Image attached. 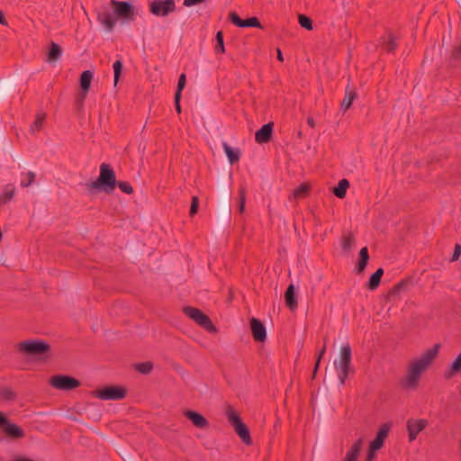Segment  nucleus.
Returning <instances> with one entry per match:
<instances>
[{"mask_svg":"<svg viewBox=\"0 0 461 461\" xmlns=\"http://www.w3.org/2000/svg\"><path fill=\"white\" fill-rule=\"evenodd\" d=\"M185 74H181L179 78H178L177 89H176V92L175 94V99L177 102H180L181 93H182L183 89L185 88Z\"/></svg>","mask_w":461,"mask_h":461,"instance_id":"nucleus-34","label":"nucleus"},{"mask_svg":"<svg viewBox=\"0 0 461 461\" xmlns=\"http://www.w3.org/2000/svg\"><path fill=\"white\" fill-rule=\"evenodd\" d=\"M128 390L121 385H108L95 391V396L101 400H122L126 397Z\"/></svg>","mask_w":461,"mask_h":461,"instance_id":"nucleus-7","label":"nucleus"},{"mask_svg":"<svg viewBox=\"0 0 461 461\" xmlns=\"http://www.w3.org/2000/svg\"><path fill=\"white\" fill-rule=\"evenodd\" d=\"M250 329L252 337L257 342H264L267 339V331L264 324L258 319L252 318L250 320Z\"/></svg>","mask_w":461,"mask_h":461,"instance_id":"nucleus-16","label":"nucleus"},{"mask_svg":"<svg viewBox=\"0 0 461 461\" xmlns=\"http://www.w3.org/2000/svg\"><path fill=\"white\" fill-rule=\"evenodd\" d=\"M113 73H114V77H113V86H116L118 82H119V78L121 77V73H122V63L121 60H116L113 65Z\"/></svg>","mask_w":461,"mask_h":461,"instance_id":"nucleus-33","label":"nucleus"},{"mask_svg":"<svg viewBox=\"0 0 461 461\" xmlns=\"http://www.w3.org/2000/svg\"><path fill=\"white\" fill-rule=\"evenodd\" d=\"M153 364L149 361L141 362L135 365V369L140 374L147 375L152 371Z\"/></svg>","mask_w":461,"mask_h":461,"instance_id":"nucleus-32","label":"nucleus"},{"mask_svg":"<svg viewBox=\"0 0 461 461\" xmlns=\"http://www.w3.org/2000/svg\"><path fill=\"white\" fill-rule=\"evenodd\" d=\"M387 41V45H386V47H385V48H386V50H387L388 51L393 50L395 48V46H396V43H395L394 39L393 38V36H392V35H388V36L384 39V41Z\"/></svg>","mask_w":461,"mask_h":461,"instance_id":"nucleus-47","label":"nucleus"},{"mask_svg":"<svg viewBox=\"0 0 461 461\" xmlns=\"http://www.w3.org/2000/svg\"><path fill=\"white\" fill-rule=\"evenodd\" d=\"M230 196H231V192L228 188L223 190V192H222V203H223V206H224L225 212H229V213L230 212V209L229 207V201H230Z\"/></svg>","mask_w":461,"mask_h":461,"instance_id":"nucleus-41","label":"nucleus"},{"mask_svg":"<svg viewBox=\"0 0 461 461\" xmlns=\"http://www.w3.org/2000/svg\"><path fill=\"white\" fill-rule=\"evenodd\" d=\"M383 275L384 269L382 267L376 269V271L374 274H372L371 276L369 277V280L366 283V288L371 291L375 290L381 283Z\"/></svg>","mask_w":461,"mask_h":461,"instance_id":"nucleus-23","label":"nucleus"},{"mask_svg":"<svg viewBox=\"0 0 461 461\" xmlns=\"http://www.w3.org/2000/svg\"><path fill=\"white\" fill-rule=\"evenodd\" d=\"M349 187V182L348 180L343 178L341 179L338 185L333 188V194L338 198H344L347 194V189Z\"/></svg>","mask_w":461,"mask_h":461,"instance_id":"nucleus-26","label":"nucleus"},{"mask_svg":"<svg viewBox=\"0 0 461 461\" xmlns=\"http://www.w3.org/2000/svg\"><path fill=\"white\" fill-rule=\"evenodd\" d=\"M175 103H176V112H177L178 113H181L180 104H179V102H177L176 99H175Z\"/></svg>","mask_w":461,"mask_h":461,"instance_id":"nucleus-51","label":"nucleus"},{"mask_svg":"<svg viewBox=\"0 0 461 461\" xmlns=\"http://www.w3.org/2000/svg\"><path fill=\"white\" fill-rule=\"evenodd\" d=\"M298 136L301 137L302 136V132L301 131H298Z\"/></svg>","mask_w":461,"mask_h":461,"instance_id":"nucleus-54","label":"nucleus"},{"mask_svg":"<svg viewBox=\"0 0 461 461\" xmlns=\"http://www.w3.org/2000/svg\"><path fill=\"white\" fill-rule=\"evenodd\" d=\"M362 446V438H357L350 447V448L347 451L346 456L342 459V461H357Z\"/></svg>","mask_w":461,"mask_h":461,"instance_id":"nucleus-20","label":"nucleus"},{"mask_svg":"<svg viewBox=\"0 0 461 461\" xmlns=\"http://www.w3.org/2000/svg\"><path fill=\"white\" fill-rule=\"evenodd\" d=\"M307 123H308V125H309L311 128H314V126H315V122H314L313 117H308V119H307Z\"/></svg>","mask_w":461,"mask_h":461,"instance_id":"nucleus-50","label":"nucleus"},{"mask_svg":"<svg viewBox=\"0 0 461 461\" xmlns=\"http://www.w3.org/2000/svg\"><path fill=\"white\" fill-rule=\"evenodd\" d=\"M408 285H409V280H407V279L402 280L392 288V290L390 291V294H398L402 291H405L408 287Z\"/></svg>","mask_w":461,"mask_h":461,"instance_id":"nucleus-36","label":"nucleus"},{"mask_svg":"<svg viewBox=\"0 0 461 461\" xmlns=\"http://www.w3.org/2000/svg\"><path fill=\"white\" fill-rule=\"evenodd\" d=\"M355 241H356L355 236L353 235L352 232H348V234H343L342 240H341L342 249L347 252L350 251L352 247L355 244Z\"/></svg>","mask_w":461,"mask_h":461,"instance_id":"nucleus-29","label":"nucleus"},{"mask_svg":"<svg viewBox=\"0 0 461 461\" xmlns=\"http://www.w3.org/2000/svg\"><path fill=\"white\" fill-rule=\"evenodd\" d=\"M115 5L114 14L116 17H122L127 22L133 20L134 9L131 5L126 2H113Z\"/></svg>","mask_w":461,"mask_h":461,"instance_id":"nucleus-13","label":"nucleus"},{"mask_svg":"<svg viewBox=\"0 0 461 461\" xmlns=\"http://www.w3.org/2000/svg\"><path fill=\"white\" fill-rule=\"evenodd\" d=\"M226 416L229 422L232 425L235 432L240 438L242 442L247 445H252V438L248 426L242 421L240 414L230 406L226 410Z\"/></svg>","mask_w":461,"mask_h":461,"instance_id":"nucleus-3","label":"nucleus"},{"mask_svg":"<svg viewBox=\"0 0 461 461\" xmlns=\"http://www.w3.org/2000/svg\"><path fill=\"white\" fill-rule=\"evenodd\" d=\"M325 352H326V344L323 345L322 348L321 349V351L319 353V356L317 357V360H316V363H315V366H314L313 375L316 374V372H317V370L319 368V366H320L321 359L322 358V357L325 354Z\"/></svg>","mask_w":461,"mask_h":461,"instance_id":"nucleus-45","label":"nucleus"},{"mask_svg":"<svg viewBox=\"0 0 461 461\" xmlns=\"http://www.w3.org/2000/svg\"><path fill=\"white\" fill-rule=\"evenodd\" d=\"M375 451H372V447H369V450H368L367 456L366 457V461H373L375 458Z\"/></svg>","mask_w":461,"mask_h":461,"instance_id":"nucleus-49","label":"nucleus"},{"mask_svg":"<svg viewBox=\"0 0 461 461\" xmlns=\"http://www.w3.org/2000/svg\"><path fill=\"white\" fill-rule=\"evenodd\" d=\"M459 51L461 52V46H460V50H459Z\"/></svg>","mask_w":461,"mask_h":461,"instance_id":"nucleus-55","label":"nucleus"},{"mask_svg":"<svg viewBox=\"0 0 461 461\" xmlns=\"http://www.w3.org/2000/svg\"><path fill=\"white\" fill-rule=\"evenodd\" d=\"M461 372V351L451 366L444 372V378L449 380Z\"/></svg>","mask_w":461,"mask_h":461,"instance_id":"nucleus-22","label":"nucleus"},{"mask_svg":"<svg viewBox=\"0 0 461 461\" xmlns=\"http://www.w3.org/2000/svg\"><path fill=\"white\" fill-rule=\"evenodd\" d=\"M93 77H94V74L92 71L85 70L82 72V74L80 76V79H79L81 92L78 96V101L80 103H82L86 99V95L90 89V86H91Z\"/></svg>","mask_w":461,"mask_h":461,"instance_id":"nucleus-14","label":"nucleus"},{"mask_svg":"<svg viewBox=\"0 0 461 461\" xmlns=\"http://www.w3.org/2000/svg\"><path fill=\"white\" fill-rule=\"evenodd\" d=\"M461 255V245L459 243H456L455 245L454 252L452 254L451 261H456L458 260L459 257Z\"/></svg>","mask_w":461,"mask_h":461,"instance_id":"nucleus-46","label":"nucleus"},{"mask_svg":"<svg viewBox=\"0 0 461 461\" xmlns=\"http://www.w3.org/2000/svg\"><path fill=\"white\" fill-rule=\"evenodd\" d=\"M45 124V117H36L34 122L30 127V132L35 134L41 131Z\"/></svg>","mask_w":461,"mask_h":461,"instance_id":"nucleus-31","label":"nucleus"},{"mask_svg":"<svg viewBox=\"0 0 461 461\" xmlns=\"http://www.w3.org/2000/svg\"><path fill=\"white\" fill-rule=\"evenodd\" d=\"M215 51L216 53H224L225 51L223 34L221 32H218L216 34Z\"/></svg>","mask_w":461,"mask_h":461,"instance_id":"nucleus-38","label":"nucleus"},{"mask_svg":"<svg viewBox=\"0 0 461 461\" xmlns=\"http://www.w3.org/2000/svg\"><path fill=\"white\" fill-rule=\"evenodd\" d=\"M185 418L192 421V423L199 429H208L210 426L209 421L199 412L187 410L184 412Z\"/></svg>","mask_w":461,"mask_h":461,"instance_id":"nucleus-18","label":"nucleus"},{"mask_svg":"<svg viewBox=\"0 0 461 461\" xmlns=\"http://www.w3.org/2000/svg\"><path fill=\"white\" fill-rule=\"evenodd\" d=\"M50 384L58 390L69 391L79 387L81 383L72 376L57 375L50 377Z\"/></svg>","mask_w":461,"mask_h":461,"instance_id":"nucleus-8","label":"nucleus"},{"mask_svg":"<svg viewBox=\"0 0 461 461\" xmlns=\"http://www.w3.org/2000/svg\"><path fill=\"white\" fill-rule=\"evenodd\" d=\"M239 196H240L239 212L243 213V212L245 210V203H246V188L244 186H241L240 188Z\"/></svg>","mask_w":461,"mask_h":461,"instance_id":"nucleus-39","label":"nucleus"},{"mask_svg":"<svg viewBox=\"0 0 461 461\" xmlns=\"http://www.w3.org/2000/svg\"><path fill=\"white\" fill-rule=\"evenodd\" d=\"M18 350L29 356L42 355L50 351V346L43 340H23L17 345Z\"/></svg>","mask_w":461,"mask_h":461,"instance_id":"nucleus-6","label":"nucleus"},{"mask_svg":"<svg viewBox=\"0 0 461 461\" xmlns=\"http://www.w3.org/2000/svg\"><path fill=\"white\" fill-rule=\"evenodd\" d=\"M116 185L119 187V189L122 193H125L127 194H131L134 192L132 186L131 185V184L129 182L117 181Z\"/></svg>","mask_w":461,"mask_h":461,"instance_id":"nucleus-40","label":"nucleus"},{"mask_svg":"<svg viewBox=\"0 0 461 461\" xmlns=\"http://www.w3.org/2000/svg\"><path fill=\"white\" fill-rule=\"evenodd\" d=\"M299 23L303 28H304L306 30L310 31L312 29V23L311 19L303 14L299 15Z\"/></svg>","mask_w":461,"mask_h":461,"instance_id":"nucleus-42","label":"nucleus"},{"mask_svg":"<svg viewBox=\"0 0 461 461\" xmlns=\"http://www.w3.org/2000/svg\"><path fill=\"white\" fill-rule=\"evenodd\" d=\"M335 365L339 382L344 384L351 371V348L348 343L340 348L339 362Z\"/></svg>","mask_w":461,"mask_h":461,"instance_id":"nucleus-4","label":"nucleus"},{"mask_svg":"<svg viewBox=\"0 0 461 461\" xmlns=\"http://www.w3.org/2000/svg\"><path fill=\"white\" fill-rule=\"evenodd\" d=\"M428 426V420L424 419H410L407 420L406 427L409 433V441L416 439L418 434Z\"/></svg>","mask_w":461,"mask_h":461,"instance_id":"nucleus-11","label":"nucleus"},{"mask_svg":"<svg viewBox=\"0 0 461 461\" xmlns=\"http://www.w3.org/2000/svg\"><path fill=\"white\" fill-rule=\"evenodd\" d=\"M184 313L192 319L196 324L201 326L210 333H217L218 330L211 321L200 309L192 306H186L183 309Z\"/></svg>","mask_w":461,"mask_h":461,"instance_id":"nucleus-5","label":"nucleus"},{"mask_svg":"<svg viewBox=\"0 0 461 461\" xmlns=\"http://www.w3.org/2000/svg\"><path fill=\"white\" fill-rule=\"evenodd\" d=\"M0 427L5 436L12 439H20L25 437L23 429L15 423L10 422L4 412L0 411Z\"/></svg>","mask_w":461,"mask_h":461,"instance_id":"nucleus-9","label":"nucleus"},{"mask_svg":"<svg viewBox=\"0 0 461 461\" xmlns=\"http://www.w3.org/2000/svg\"><path fill=\"white\" fill-rule=\"evenodd\" d=\"M0 397L5 401H14L16 393L9 387H4L0 390Z\"/></svg>","mask_w":461,"mask_h":461,"instance_id":"nucleus-35","label":"nucleus"},{"mask_svg":"<svg viewBox=\"0 0 461 461\" xmlns=\"http://www.w3.org/2000/svg\"><path fill=\"white\" fill-rule=\"evenodd\" d=\"M26 177H27V180H22L21 182V186L22 187H28L29 185H31L34 180H35V174L32 171H29L25 174Z\"/></svg>","mask_w":461,"mask_h":461,"instance_id":"nucleus-44","label":"nucleus"},{"mask_svg":"<svg viewBox=\"0 0 461 461\" xmlns=\"http://www.w3.org/2000/svg\"><path fill=\"white\" fill-rule=\"evenodd\" d=\"M222 146H223L224 151L226 153V156L229 159L230 164L233 165L234 163L238 162L240 159V151L234 150L226 142H224Z\"/></svg>","mask_w":461,"mask_h":461,"instance_id":"nucleus-27","label":"nucleus"},{"mask_svg":"<svg viewBox=\"0 0 461 461\" xmlns=\"http://www.w3.org/2000/svg\"><path fill=\"white\" fill-rule=\"evenodd\" d=\"M309 191L310 185L306 183H303L294 190V196L295 198H303L308 194Z\"/></svg>","mask_w":461,"mask_h":461,"instance_id":"nucleus-30","label":"nucleus"},{"mask_svg":"<svg viewBox=\"0 0 461 461\" xmlns=\"http://www.w3.org/2000/svg\"><path fill=\"white\" fill-rule=\"evenodd\" d=\"M277 59L280 60V61H283V55H282V52L280 50H277Z\"/></svg>","mask_w":461,"mask_h":461,"instance_id":"nucleus-52","label":"nucleus"},{"mask_svg":"<svg viewBox=\"0 0 461 461\" xmlns=\"http://www.w3.org/2000/svg\"><path fill=\"white\" fill-rule=\"evenodd\" d=\"M0 23H4V17L2 13L0 12Z\"/></svg>","mask_w":461,"mask_h":461,"instance_id":"nucleus-53","label":"nucleus"},{"mask_svg":"<svg viewBox=\"0 0 461 461\" xmlns=\"http://www.w3.org/2000/svg\"><path fill=\"white\" fill-rule=\"evenodd\" d=\"M354 99V94L352 92L347 91L346 95L341 103V109L345 113L352 104Z\"/></svg>","mask_w":461,"mask_h":461,"instance_id":"nucleus-37","label":"nucleus"},{"mask_svg":"<svg viewBox=\"0 0 461 461\" xmlns=\"http://www.w3.org/2000/svg\"><path fill=\"white\" fill-rule=\"evenodd\" d=\"M205 0H184V5L186 7H191L193 5L201 4L204 2Z\"/></svg>","mask_w":461,"mask_h":461,"instance_id":"nucleus-48","label":"nucleus"},{"mask_svg":"<svg viewBox=\"0 0 461 461\" xmlns=\"http://www.w3.org/2000/svg\"><path fill=\"white\" fill-rule=\"evenodd\" d=\"M150 12L156 16H166L175 10L174 0H154L150 3Z\"/></svg>","mask_w":461,"mask_h":461,"instance_id":"nucleus-10","label":"nucleus"},{"mask_svg":"<svg viewBox=\"0 0 461 461\" xmlns=\"http://www.w3.org/2000/svg\"><path fill=\"white\" fill-rule=\"evenodd\" d=\"M61 54H62V51H61L60 47L59 45H57L56 43L52 42L50 47L49 53H48V60L50 62H55L60 59Z\"/></svg>","mask_w":461,"mask_h":461,"instance_id":"nucleus-28","label":"nucleus"},{"mask_svg":"<svg viewBox=\"0 0 461 461\" xmlns=\"http://www.w3.org/2000/svg\"><path fill=\"white\" fill-rule=\"evenodd\" d=\"M199 207V198L197 196H193L191 201L190 212L189 214L191 217L195 215L198 212Z\"/></svg>","mask_w":461,"mask_h":461,"instance_id":"nucleus-43","label":"nucleus"},{"mask_svg":"<svg viewBox=\"0 0 461 461\" xmlns=\"http://www.w3.org/2000/svg\"><path fill=\"white\" fill-rule=\"evenodd\" d=\"M97 16L98 21L104 25V27L108 32H111L113 29L117 18L115 14H111L109 12L104 11L98 13Z\"/></svg>","mask_w":461,"mask_h":461,"instance_id":"nucleus-19","label":"nucleus"},{"mask_svg":"<svg viewBox=\"0 0 461 461\" xmlns=\"http://www.w3.org/2000/svg\"><path fill=\"white\" fill-rule=\"evenodd\" d=\"M229 20L237 27L247 28L255 27L262 28L258 19L257 17H250L246 20H242L236 13L231 12L229 14Z\"/></svg>","mask_w":461,"mask_h":461,"instance_id":"nucleus-12","label":"nucleus"},{"mask_svg":"<svg viewBox=\"0 0 461 461\" xmlns=\"http://www.w3.org/2000/svg\"><path fill=\"white\" fill-rule=\"evenodd\" d=\"M285 305L291 310L294 311L298 307L297 298L295 294V288L293 284L289 285L285 292Z\"/></svg>","mask_w":461,"mask_h":461,"instance_id":"nucleus-21","label":"nucleus"},{"mask_svg":"<svg viewBox=\"0 0 461 461\" xmlns=\"http://www.w3.org/2000/svg\"><path fill=\"white\" fill-rule=\"evenodd\" d=\"M369 260L368 249L366 247H364L359 251V259L356 266V270L357 273H362L367 266Z\"/></svg>","mask_w":461,"mask_h":461,"instance_id":"nucleus-25","label":"nucleus"},{"mask_svg":"<svg viewBox=\"0 0 461 461\" xmlns=\"http://www.w3.org/2000/svg\"><path fill=\"white\" fill-rule=\"evenodd\" d=\"M15 194V187L13 184H7L3 187V192L0 194V204H5L10 202Z\"/></svg>","mask_w":461,"mask_h":461,"instance_id":"nucleus-24","label":"nucleus"},{"mask_svg":"<svg viewBox=\"0 0 461 461\" xmlns=\"http://www.w3.org/2000/svg\"><path fill=\"white\" fill-rule=\"evenodd\" d=\"M440 344H435L431 348L428 349L421 357L411 363L408 368V374L402 382L403 388L415 389L421 375L427 370L428 366L437 357Z\"/></svg>","mask_w":461,"mask_h":461,"instance_id":"nucleus-1","label":"nucleus"},{"mask_svg":"<svg viewBox=\"0 0 461 461\" xmlns=\"http://www.w3.org/2000/svg\"><path fill=\"white\" fill-rule=\"evenodd\" d=\"M274 122L264 124L255 133V140L258 144L267 143L271 140L273 135Z\"/></svg>","mask_w":461,"mask_h":461,"instance_id":"nucleus-15","label":"nucleus"},{"mask_svg":"<svg viewBox=\"0 0 461 461\" xmlns=\"http://www.w3.org/2000/svg\"><path fill=\"white\" fill-rule=\"evenodd\" d=\"M391 429V424L384 423L379 429L375 438L370 443V447H372V451H377L383 447L384 439L387 438L388 433Z\"/></svg>","mask_w":461,"mask_h":461,"instance_id":"nucleus-17","label":"nucleus"},{"mask_svg":"<svg viewBox=\"0 0 461 461\" xmlns=\"http://www.w3.org/2000/svg\"><path fill=\"white\" fill-rule=\"evenodd\" d=\"M115 172L109 164L103 163L100 166V175L96 180L86 184L89 190H103L106 194H111L116 186Z\"/></svg>","mask_w":461,"mask_h":461,"instance_id":"nucleus-2","label":"nucleus"}]
</instances>
